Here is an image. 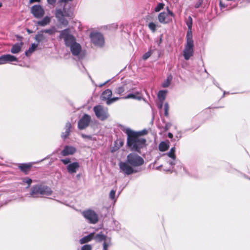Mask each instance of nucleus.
Instances as JSON below:
<instances>
[{
  "label": "nucleus",
  "instance_id": "obj_28",
  "mask_svg": "<svg viewBox=\"0 0 250 250\" xmlns=\"http://www.w3.org/2000/svg\"><path fill=\"white\" fill-rule=\"evenodd\" d=\"M192 24V18L190 17H189L188 21L187 22V26L188 27V32H187V36H188V33H190L191 37H192V31H191Z\"/></svg>",
  "mask_w": 250,
  "mask_h": 250
},
{
  "label": "nucleus",
  "instance_id": "obj_4",
  "mask_svg": "<svg viewBox=\"0 0 250 250\" xmlns=\"http://www.w3.org/2000/svg\"><path fill=\"white\" fill-rule=\"evenodd\" d=\"M52 193V191L49 187L43 185L38 184L32 187L29 194L31 197L38 198L49 196Z\"/></svg>",
  "mask_w": 250,
  "mask_h": 250
},
{
  "label": "nucleus",
  "instance_id": "obj_38",
  "mask_svg": "<svg viewBox=\"0 0 250 250\" xmlns=\"http://www.w3.org/2000/svg\"><path fill=\"white\" fill-rule=\"evenodd\" d=\"M125 99H138L140 100V97H137L136 96L133 94H130L125 97Z\"/></svg>",
  "mask_w": 250,
  "mask_h": 250
},
{
  "label": "nucleus",
  "instance_id": "obj_31",
  "mask_svg": "<svg viewBox=\"0 0 250 250\" xmlns=\"http://www.w3.org/2000/svg\"><path fill=\"white\" fill-rule=\"evenodd\" d=\"M57 32V30L55 27H52L49 29L42 30V32H44V33H48L50 35H54Z\"/></svg>",
  "mask_w": 250,
  "mask_h": 250
},
{
  "label": "nucleus",
  "instance_id": "obj_21",
  "mask_svg": "<svg viewBox=\"0 0 250 250\" xmlns=\"http://www.w3.org/2000/svg\"><path fill=\"white\" fill-rule=\"evenodd\" d=\"M71 125L69 122H67L65 126V131L62 133L61 136L63 139H65L70 134Z\"/></svg>",
  "mask_w": 250,
  "mask_h": 250
},
{
  "label": "nucleus",
  "instance_id": "obj_6",
  "mask_svg": "<svg viewBox=\"0 0 250 250\" xmlns=\"http://www.w3.org/2000/svg\"><path fill=\"white\" fill-rule=\"evenodd\" d=\"M126 160L129 165L132 166L134 168L142 166L144 162L143 159L141 157L134 153L129 154L127 156Z\"/></svg>",
  "mask_w": 250,
  "mask_h": 250
},
{
  "label": "nucleus",
  "instance_id": "obj_2",
  "mask_svg": "<svg viewBox=\"0 0 250 250\" xmlns=\"http://www.w3.org/2000/svg\"><path fill=\"white\" fill-rule=\"evenodd\" d=\"M125 132L127 135V145L131 150L139 151L145 146L146 140L140 137L138 133L129 128L125 129Z\"/></svg>",
  "mask_w": 250,
  "mask_h": 250
},
{
  "label": "nucleus",
  "instance_id": "obj_8",
  "mask_svg": "<svg viewBox=\"0 0 250 250\" xmlns=\"http://www.w3.org/2000/svg\"><path fill=\"white\" fill-rule=\"evenodd\" d=\"M82 214L90 224H95L98 221V215L94 210L85 209L82 211Z\"/></svg>",
  "mask_w": 250,
  "mask_h": 250
},
{
  "label": "nucleus",
  "instance_id": "obj_22",
  "mask_svg": "<svg viewBox=\"0 0 250 250\" xmlns=\"http://www.w3.org/2000/svg\"><path fill=\"white\" fill-rule=\"evenodd\" d=\"M50 18L48 16H45L41 21L37 22V24L41 26H45L48 24L50 22Z\"/></svg>",
  "mask_w": 250,
  "mask_h": 250
},
{
  "label": "nucleus",
  "instance_id": "obj_29",
  "mask_svg": "<svg viewBox=\"0 0 250 250\" xmlns=\"http://www.w3.org/2000/svg\"><path fill=\"white\" fill-rule=\"evenodd\" d=\"M172 80V76L171 75L168 76L167 79L162 83V86L165 88L168 87L171 82Z\"/></svg>",
  "mask_w": 250,
  "mask_h": 250
},
{
  "label": "nucleus",
  "instance_id": "obj_9",
  "mask_svg": "<svg viewBox=\"0 0 250 250\" xmlns=\"http://www.w3.org/2000/svg\"><path fill=\"white\" fill-rule=\"evenodd\" d=\"M94 239L98 242H103V250H108V248L112 245L111 238L102 233L96 234Z\"/></svg>",
  "mask_w": 250,
  "mask_h": 250
},
{
  "label": "nucleus",
  "instance_id": "obj_53",
  "mask_svg": "<svg viewBox=\"0 0 250 250\" xmlns=\"http://www.w3.org/2000/svg\"><path fill=\"white\" fill-rule=\"evenodd\" d=\"M27 31H28V32H29V33L30 32V30H27Z\"/></svg>",
  "mask_w": 250,
  "mask_h": 250
},
{
  "label": "nucleus",
  "instance_id": "obj_23",
  "mask_svg": "<svg viewBox=\"0 0 250 250\" xmlns=\"http://www.w3.org/2000/svg\"><path fill=\"white\" fill-rule=\"evenodd\" d=\"M95 236H94V233H91L90 234H89L88 235L82 238V239H81L80 240V243L81 244H83L85 243H87V242L90 241V240H91L92 239H93V238L94 239Z\"/></svg>",
  "mask_w": 250,
  "mask_h": 250
},
{
  "label": "nucleus",
  "instance_id": "obj_30",
  "mask_svg": "<svg viewBox=\"0 0 250 250\" xmlns=\"http://www.w3.org/2000/svg\"><path fill=\"white\" fill-rule=\"evenodd\" d=\"M167 90H160L158 93V97L159 98V101H164L166 95L167 94Z\"/></svg>",
  "mask_w": 250,
  "mask_h": 250
},
{
  "label": "nucleus",
  "instance_id": "obj_11",
  "mask_svg": "<svg viewBox=\"0 0 250 250\" xmlns=\"http://www.w3.org/2000/svg\"><path fill=\"white\" fill-rule=\"evenodd\" d=\"M90 38L93 44L98 46H102L104 43V40L103 35L96 32L91 33Z\"/></svg>",
  "mask_w": 250,
  "mask_h": 250
},
{
  "label": "nucleus",
  "instance_id": "obj_18",
  "mask_svg": "<svg viewBox=\"0 0 250 250\" xmlns=\"http://www.w3.org/2000/svg\"><path fill=\"white\" fill-rule=\"evenodd\" d=\"M76 152V148L72 146H66L61 151V154L63 156L73 155Z\"/></svg>",
  "mask_w": 250,
  "mask_h": 250
},
{
  "label": "nucleus",
  "instance_id": "obj_7",
  "mask_svg": "<svg viewBox=\"0 0 250 250\" xmlns=\"http://www.w3.org/2000/svg\"><path fill=\"white\" fill-rule=\"evenodd\" d=\"M61 161L64 165H66V168L67 171L70 174H74L79 169L80 164L78 162H75L71 163L69 158L61 159Z\"/></svg>",
  "mask_w": 250,
  "mask_h": 250
},
{
  "label": "nucleus",
  "instance_id": "obj_50",
  "mask_svg": "<svg viewBox=\"0 0 250 250\" xmlns=\"http://www.w3.org/2000/svg\"><path fill=\"white\" fill-rule=\"evenodd\" d=\"M40 0H30V3H33L35 2H39Z\"/></svg>",
  "mask_w": 250,
  "mask_h": 250
},
{
  "label": "nucleus",
  "instance_id": "obj_33",
  "mask_svg": "<svg viewBox=\"0 0 250 250\" xmlns=\"http://www.w3.org/2000/svg\"><path fill=\"white\" fill-rule=\"evenodd\" d=\"M148 27L149 29L152 32H155L157 29V24L153 22L149 23Z\"/></svg>",
  "mask_w": 250,
  "mask_h": 250
},
{
  "label": "nucleus",
  "instance_id": "obj_26",
  "mask_svg": "<svg viewBox=\"0 0 250 250\" xmlns=\"http://www.w3.org/2000/svg\"><path fill=\"white\" fill-rule=\"evenodd\" d=\"M169 148L168 142H162L159 145V149L161 151H165Z\"/></svg>",
  "mask_w": 250,
  "mask_h": 250
},
{
  "label": "nucleus",
  "instance_id": "obj_16",
  "mask_svg": "<svg viewBox=\"0 0 250 250\" xmlns=\"http://www.w3.org/2000/svg\"><path fill=\"white\" fill-rule=\"evenodd\" d=\"M91 117L87 114H84L78 122V127L80 129L86 128L89 125Z\"/></svg>",
  "mask_w": 250,
  "mask_h": 250
},
{
  "label": "nucleus",
  "instance_id": "obj_49",
  "mask_svg": "<svg viewBox=\"0 0 250 250\" xmlns=\"http://www.w3.org/2000/svg\"><path fill=\"white\" fill-rule=\"evenodd\" d=\"M169 164L171 166H173L175 165L174 160L171 161L169 162Z\"/></svg>",
  "mask_w": 250,
  "mask_h": 250
},
{
  "label": "nucleus",
  "instance_id": "obj_17",
  "mask_svg": "<svg viewBox=\"0 0 250 250\" xmlns=\"http://www.w3.org/2000/svg\"><path fill=\"white\" fill-rule=\"evenodd\" d=\"M12 62H18V59L10 54L3 55L0 56V64L10 63Z\"/></svg>",
  "mask_w": 250,
  "mask_h": 250
},
{
  "label": "nucleus",
  "instance_id": "obj_15",
  "mask_svg": "<svg viewBox=\"0 0 250 250\" xmlns=\"http://www.w3.org/2000/svg\"><path fill=\"white\" fill-rule=\"evenodd\" d=\"M31 12L37 18L42 17L44 14V11L40 5H35L32 7Z\"/></svg>",
  "mask_w": 250,
  "mask_h": 250
},
{
  "label": "nucleus",
  "instance_id": "obj_5",
  "mask_svg": "<svg viewBox=\"0 0 250 250\" xmlns=\"http://www.w3.org/2000/svg\"><path fill=\"white\" fill-rule=\"evenodd\" d=\"M186 44L183 50V56L185 60H188L193 55V41L190 33L186 36Z\"/></svg>",
  "mask_w": 250,
  "mask_h": 250
},
{
  "label": "nucleus",
  "instance_id": "obj_41",
  "mask_svg": "<svg viewBox=\"0 0 250 250\" xmlns=\"http://www.w3.org/2000/svg\"><path fill=\"white\" fill-rule=\"evenodd\" d=\"M81 136L84 139H89V140L91 139V137L89 135H85L83 134H82Z\"/></svg>",
  "mask_w": 250,
  "mask_h": 250
},
{
  "label": "nucleus",
  "instance_id": "obj_39",
  "mask_svg": "<svg viewBox=\"0 0 250 250\" xmlns=\"http://www.w3.org/2000/svg\"><path fill=\"white\" fill-rule=\"evenodd\" d=\"M167 155L169 157H170V158H171V159H172V160H175V158H176V157H175V154H174L173 153H172V152H170V151H169V152H168L167 153Z\"/></svg>",
  "mask_w": 250,
  "mask_h": 250
},
{
  "label": "nucleus",
  "instance_id": "obj_51",
  "mask_svg": "<svg viewBox=\"0 0 250 250\" xmlns=\"http://www.w3.org/2000/svg\"><path fill=\"white\" fill-rule=\"evenodd\" d=\"M170 151L175 154V148L172 147L170 149Z\"/></svg>",
  "mask_w": 250,
  "mask_h": 250
},
{
  "label": "nucleus",
  "instance_id": "obj_1",
  "mask_svg": "<svg viewBox=\"0 0 250 250\" xmlns=\"http://www.w3.org/2000/svg\"><path fill=\"white\" fill-rule=\"evenodd\" d=\"M59 38L64 40L65 45L70 48L73 55H78L82 50L80 44L76 42L75 38L72 36L68 29L60 31Z\"/></svg>",
  "mask_w": 250,
  "mask_h": 250
},
{
  "label": "nucleus",
  "instance_id": "obj_19",
  "mask_svg": "<svg viewBox=\"0 0 250 250\" xmlns=\"http://www.w3.org/2000/svg\"><path fill=\"white\" fill-rule=\"evenodd\" d=\"M35 40L38 42V43L41 42H47L48 41L46 36L42 32V30L38 33L35 37Z\"/></svg>",
  "mask_w": 250,
  "mask_h": 250
},
{
  "label": "nucleus",
  "instance_id": "obj_14",
  "mask_svg": "<svg viewBox=\"0 0 250 250\" xmlns=\"http://www.w3.org/2000/svg\"><path fill=\"white\" fill-rule=\"evenodd\" d=\"M174 15L173 13L167 10V12L160 13L158 17V20L162 23H167L172 21V17Z\"/></svg>",
  "mask_w": 250,
  "mask_h": 250
},
{
  "label": "nucleus",
  "instance_id": "obj_52",
  "mask_svg": "<svg viewBox=\"0 0 250 250\" xmlns=\"http://www.w3.org/2000/svg\"><path fill=\"white\" fill-rule=\"evenodd\" d=\"M1 6H2V3L0 2V8L1 7Z\"/></svg>",
  "mask_w": 250,
  "mask_h": 250
},
{
  "label": "nucleus",
  "instance_id": "obj_48",
  "mask_svg": "<svg viewBox=\"0 0 250 250\" xmlns=\"http://www.w3.org/2000/svg\"><path fill=\"white\" fill-rule=\"evenodd\" d=\"M168 137L169 138L172 139V138H173V134H172L171 133L169 132V133H168Z\"/></svg>",
  "mask_w": 250,
  "mask_h": 250
},
{
  "label": "nucleus",
  "instance_id": "obj_34",
  "mask_svg": "<svg viewBox=\"0 0 250 250\" xmlns=\"http://www.w3.org/2000/svg\"><path fill=\"white\" fill-rule=\"evenodd\" d=\"M115 194H116V190H114V189H112L109 193L110 199L112 200L115 201L116 200Z\"/></svg>",
  "mask_w": 250,
  "mask_h": 250
},
{
  "label": "nucleus",
  "instance_id": "obj_47",
  "mask_svg": "<svg viewBox=\"0 0 250 250\" xmlns=\"http://www.w3.org/2000/svg\"><path fill=\"white\" fill-rule=\"evenodd\" d=\"M109 81V80H108V81H106L105 82H104V83L100 84L99 86L102 87L106 83H107Z\"/></svg>",
  "mask_w": 250,
  "mask_h": 250
},
{
  "label": "nucleus",
  "instance_id": "obj_35",
  "mask_svg": "<svg viewBox=\"0 0 250 250\" xmlns=\"http://www.w3.org/2000/svg\"><path fill=\"white\" fill-rule=\"evenodd\" d=\"M164 4L162 3H159L157 4V6L155 7L154 10L156 12H159L164 8Z\"/></svg>",
  "mask_w": 250,
  "mask_h": 250
},
{
  "label": "nucleus",
  "instance_id": "obj_25",
  "mask_svg": "<svg viewBox=\"0 0 250 250\" xmlns=\"http://www.w3.org/2000/svg\"><path fill=\"white\" fill-rule=\"evenodd\" d=\"M22 183H21V184L22 185H25V184L27 185V186L26 187V188H28L32 183V180L29 178V177H24L21 179Z\"/></svg>",
  "mask_w": 250,
  "mask_h": 250
},
{
  "label": "nucleus",
  "instance_id": "obj_42",
  "mask_svg": "<svg viewBox=\"0 0 250 250\" xmlns=\"http://www.w3.org/2000/svg\"><path fill=\"white\" fill-rule=\"evenodd\" d=\"M163 102L164 101H159V103H158V107L159 109H162L163 107Z\"/></svg>",
  "mask_w": 250,
  "mask_h": 250
},
{
  "label": "nucleus",
  "instance_id": "obj_46",
  "mask_svg": "<svg viewBox=\"0 0 250 250\" xmlns=\"http://www.w3.org/2000/svg\"><path fill=\"white\" fill-rule=\"evenodd\" d=\"M49 3L53 4L56 2V0H47Z\"/></svg>",
  "mask_w": 250,
  "mask_h": 250
},
{
  "label": "nucleus",
  "instance_id": "obj_45",
  "mask_svg": "<svg viewBox=\"0 0 250 250\" xmlns=\"http://www.w3.org/2000/svg\"><path fill=\"white\" fill-rule=\"evenodd\" d=\"M170 126H171V124L170 123H167V124H166V126H165L166 130H168L170 128Z\"/></svg>",
  "mask_w": 250,
  "mask_h": 250
},
{
  "label": "nucleus",
  "instance_id": "obj_24",
  "mask_svg": "<svg viewBox=\"0 0 250 250\" xmlns=\"http://www.w3.org/2000/svg\"><path fill=\"white\" fill-rule=\"evenodd\" d=\"M38 43H32L31 47H29L28 50L25 52V55L27 56H30L32 53L36 50L38 47Z\"/></svg>",
  "mask_w": 250,
  "mask_h": 250
},
{
  "label": "nucleus",
  "instance_id": "obj_36",
  "mask_svg": "<svg viewBox=\"0 0 250 250\" xmlns=\"http://www.w3.org/2000/svg\"><path fill=\"white\" fill-rule=\"evenodd\" d=\"M152 50H149L146 53L143 57L144 60H146L148 59L152 54Z\"/></svg>",
  "mask_w": 250,
  "mask_h": 250
},
{
  "label": "nucleus",
  "instance_id": "obj_13",
  "mask_svg": "<svg viewBox=\"0 0 250 250\" xmlns=\"http://www.w3.org/2000/svg\"><path fill=\"white\" fill-rule=\"evenodd\" d=\"M112 94V91L110 89H107L102 93L101 98L102 100H106V104L109 105L120 99L118 97L111 98Z\"/></svg>",
  "mask_w": 250,
  "mask_h": 250
},
{
  "label": "nucleus",
  "instance_id": "obj_3",
  "mask_svg": "<svg viewBox=\"0 0 250 250\" xmlns=\"http://www.w3.org/2000/svg\"><path fill=\"white\" fill-rule=\"evenodd\" d=\"M73 0H61L58 2L61 8H57L56 11V17L62 24L67 25L68 21L65 19V17H70L71 12L65 7L67 2L72 1Z\"/></svg>",
  "mask_w": 250,
  "mask_h": 250
},
{
  "label": "nucleus",
  "instance_id": "obj_20",
  "mask_svg": "<svg viewBox=\"0 0 250 250\" xmlns=\"http://www.w3.org/2000/svg\"><path fill=\"white\" fill-rule=\"evenodd\" d=\"M32 166V164L31 163L21 164L19 165V167L25 174H27Z\"/></svg>",
  "mask_w": 250,
  "mask_h": 250
},
{
  "label": "nucleus",
  "instance_id": "obj_40",
  "mask_svg": "<svg viewBox=\"0 0 250 250\" xmlns=\"http://www.w3.org/2000/svg\"><path fill=\"white\" fill-rule=\"evenodd\" d=\"M82 250H91V246L89 245H85L82 248Z\"/></svg>",
  "mask_w": 250,
  "mask_h": 250
},
{
  "label": "nucleus",
  "instance_id": "obj_37",
  "mask_svg": "<svg viewBox=\"0 0 250 250\" xmlns=\"http://www.w3.org/2000/svg\"><path fill=\"white\" fill-rule=\"evenodd\" d=\"M168 109H169V105L167 103H166L164 104V110H165V115L166 116H167L168 115Z\"/></svg>",
  "mask_w": 250,
  "mask_h": 250
},
{
  "label": "nucleus",
  "instance_id": "obj_43",
  "mask_svg": "<svg viewBox=\"0 0 250 250\" xmlns=\"http://www.w3.org/2000/svg\"><path fill=\"white\" fill-rule=\"evenodd\" d=\"M175 138H176L178 140L181 138V133L180 131L177 132V134L175 136Z\"/></svg>",
  "mask_w": 250,
  "mask_h": 250
},
{
  "label": "nucleus",
  "instance_id": "obj_12",
  "mask_svg": "<svg viewBox=\"0 0 250 250\" xmlns=\"http://www.w3.org/2000/svg\"><path fill=\"white\" fill-rule=\"evenodd\" d=\"M119 168L121 172L126 175H130L136 172L134 168L128 163L126 162H121L119 164Z\"/></svg>",
  "mask_w": 250,
  "mask_h": 250
},
{
  "label": "nucleus",
  "instance_id": "obj_10",
  "mask_svg": "<svg viewBox=\"0 0 250 250\" xmlns=\"http://www.w3.org/2000/svg\"><path fill=\"white\" fill-rule=\"evenodd\" d=\"M93 110L97 117L102 120H105L109 116L107 108L101 105L94 106Z\"/></svg>",
  "mask_w": 250,
  "mask_h": 250
},
{
  "label": "nucleus",
  "instance_id": "obj_32",
  "mask_svg": "<svg viewBox=\"0 0 250 250\" xmlns=\"http://www.w3.org/2000/svg\"><path fill=\"white\" fill-rule=\"evenodd\" d=\"M125 91V88L123 86H119L117 88H116L114 92L115 94L121 95Z\"/></svg>",
  "mask_w": 250,
  "mask_h": 250
},
{
  "label": "nucleus",
  "instance_id": "obj_44",
  "mask_svg": "<svg viewBox=\"0 0 250 250\" xmlns=\"http://www.w3.org/2000/svg\"><path fill=\"white\" fill-rule=\"evenodd\" d=\"M219 6L221 9L226 7V5L221 1H220Z\"/></svg>",
  "mask_w": 250,
  "mask_h": 250
},
{
  "label": "nucleus",
  "instance_id": "obj_27",
  "mask_svg": "<svg viewBox=\"0 0 250 250\" xmlns=\"http://www.w3.org/2000/svg\"><path fill=\"white\" fill-rule=\"evenodd\" d=\"M22 44L16 43L14 44L11 50V52L13 54H16L19 53L21 49Z\"/></svg>",
  "mask_w": 250,
  "mask_h": 250
}]
</instances>
